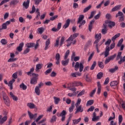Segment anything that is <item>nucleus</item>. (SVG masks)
Instances as JSON below:
<instances>
[{"instance_id": "39", "label": "nucleus", "mask_w": 125, "mask_h": 125, "mask_svg": "<svg viewBox=\"0 0 125 125\" xmlns=\"http://www.w3.org/2000/svg\"><path fill=\"white\" fill-rule=\"evenodd\" d=\"M91 7H92L91 5H89L88 7L85 8L83 10V13H85V12H87V11H88V10H89V9H90Z\"/></svg>"}, {"instance_id": "59", "label": "nucleus", "mask_w": 125, "mask_h": 125, "mask_svg": "<svg viewBox=\"0 0 125 125\" xmlns=\"http://www.w3.org/2000/svg\"><path fill=\"white\" fill-rule=\"evenodd\" d=\"M35 11H36V7H35V5H33L32 10L30 12V13L31 14H33V13H35Z\"/></svg>"}, {"instance_id": "12", "label": "nucleus", "mask_w": 125, "mask_h": 125, "mask_svg": "<svg viewBox=\"0 0 125 125\" xmlns=\"http://www.w3.org/2000/svg\"><path fill=\"white\" fill-rule=\"evenodd\" d=\"M27 106L30 108V109H36L37 107L35 104L32 103H28L27 104Z\"/></svg>"}, {"instance_id": "28", "label": "nucleus", "mask_w": 125, "mask_h": 125, "mask_svg": "<svg viewBox=\"0 0 125 125\" xmlns=\"http://www.w3.org/2000/svg\"><path fill=\"white\" fill-rule=\"evenodd\" d=\"M73 83H74V86H83V83L80 82H74Z\"/></svg>"}, {"instance_id": "49", "label": "nucleus", "mask_w": 125, "mask_h": 125, "mask_svg": "<svg viewBox=\"0 0 125 125\" xmlns=\"http://www.w3.org/2000/svg\"><path fill=\"white\" fill-rule=\"evenodd\" d=\"M69 54H70V50H67L66 51L65 56H64V59L65 60H66V59H67V58H68V56H69Z\"/></svg>"}, {"instance_id": "13", "label": "nucleus", "mask_w": 125, "mask_h": 125, "mask_svg": "<svg viewBox=\"0 0 125 125\" xmlns=\"http://www.w3.org/2000/svg\"><path fill=\"white\" fill-rule=\"evenodd\" d=\"M23 46H24V43L21 42L19 44V46L17 48V50H18L20 52L23 50Z\"/></svg>"}, {"instance_id": "24", "label": "nucleus", "mask_w": 125, "mask_h": 125, "mask_svg": "<svg viewBox=\"0 0 125 125\" xmlns=\"http://www.w3.org/2000/svg\"><path fill=\"white\" fill-rule=\"evenodd\" d=\"M10 95L13 99V100H14V101H17V100H18V98L15 96L14 95H13V93H12V92H10Z\"/></svg>"}, {"instance_id": "38", "label": "nucleus", "mask_w": 125, "mask_h": 125, "mask_svg": "<svg viewBox=\"0 0 125 125\" xmlns=\"http://www.w3.org/2000/svg\"><path fill=\"white\" fill-rule=\"evenodd\" d=\"M60 37L59 38H57L56 40V43H55L54 46L56 47H58L59 46V41H60Z\"/></svg>"}, {"instance_id": "31", "label": "nucleus", "mask_w": 125, "mask_h": 125, "mask_svg": "<svg viewBox=\"0 0 125 125\" xmlns=\"http://www.w3.org/2000/svg\"><path fill=\"white\" fill-rule=\"evenodd\" d=\"M84 18V16L83 15H81L79 16V18L78 19V23H80V22H82V21H83V19Z\"/></svg>"}, {"instance_id": "20", "label": "nucleus", "mask_w": 125, "mask_h": 125, "mask_svg": "<svg viewBox=\"0 0 125 125\" xmlns=\"http://www.w3.org/2000/svg\"><path fill=\"white\" fill-rule=\"evenodd\" d=\"M97 86H98V91H97V93L98 94H100V92H101V84H100V82H97Z\"/></svg>"}, {"instance_id": "4", "label": "nucleus", "mask_w": 125, "mask_h": 125, "mask_svg": "<svg viewBox=\"0 0 125 125\" xmlns=\"http://www.w3.org/2000/svg\"><path fill=\"white\" fill-rule=\"evenodd\" d=\"M107 22L105 21V23L103 24V29H102V33L103 35H106V34H107V31H108V28H107Z\"/></svg>"}, {"instance_id": "57", "label": "nucleus", "mask_w": 125, "mask_h": 125, "mask_svg": "<svg viewBox=\"0 0 125 125\" xmlns=\"http://www.w3.org/2000/svg\"><path fill=\"white\" fill-rule=\"evenodd\" d=\"M18 74V72H16L15 73H14L12 75V78H13V80H15V79H17L18 78V76H17V75Z\"/></svg>"}, {"instance_id": "47", "label": "nucleus", "mask_w": 125, "mask_h": 125, "mask_svg": "<svg viewBox=\"0 0 125 125\" xmlns=\"http://www.w3.org/2000/svg\"><path fill=\"white\" fill-rule=\"evenodd\" d=\"M38 30L39 34H41V35H42V34L43 33V31H44V29L43 28V27H40L38 29Z\"/></svg>"}, {"instance_id": "18", "label": "nucleus", "mask_w": 125, "mask_h": 125, "mask_svg": "<svg viewBox=\"0 0 125 125\" xmlns=\"http://www.w3.org/2000/svg\"><path fill=\"white\" fill-rule=\"evenodd\" d=\"M70 76L72 78H77V76H82V74L80 73H71Z\"/></svg>"}, {"instance_id": "53", "label": "nucleus", "mask_w": 125, "mask_h": 125, "mask_svg": "<svg viewBox=\"0 0 125 125\" xmlns=\"http://www.w3.org/2000/svg\"><path fill=\"white\" fill-rule=\"evenodd\" d=\"M1 43L2 44H3L4 45H5V44H7V41L5 39H2L1 40Z\"/></svg>"}, {"instance_id": "51", "label": "nucleus", "mask_w": 125, "mask_h": 125, "mask_svg": "<svg viewBox=\"0 0 125 125\" xmlns=\"http://www.w3.org/2000/svg\"><path fill=\"white\" fill-rule=\"evenodd\" d=\"M123 42H124V39H121L118 42V44H117V46L118 47H119L120 46H121V45H122V44L123 43Z\"/></svg>"}, {"instance_id": "1", "label": "nucleus", "mask_w": 125, "mask_h": 125, "mask_svg": "<svg viewBox=\"0 0 125 125\" xmlns=\"http://www.w3.org/2000/svg\"><path fill=\"white\" fill-rule=\"evenodd\" d=\"M32 76H34V77L31 79L30 83L31 84H36L38 83L39 74L32 73Z\"/></svg>"}, {"instance_id": "22", "label": "nucleus", "mask_w": 125, "mask_h": 125, "mask_svg": "<svg viewBox=\"0 0 125 125\" xmlns=\"http://www.w3.org/2000/svg\"><path fill=\"white\" fill-rule=\"evenodd\" d=\"M74 108H75V102L73 101L71 104V106L69 108V112L70 113H72V112H73L74 110Z\"/></svg>"}, {"instance_id": "27", "label": "nucleus", "mask_w": 125, "mask_h": 125, "mask_svg": "<svg viewBox=\"0 0 125 125\" xmlns=\"http://www.w3.org/2000/svg\"><path fill=\"white\" fill-rule=\"evenodd\" d=\"M6 120H7V116H4L0 121V125L3 124V123H4V122H6Z\"/></svg>"}, {"instance_id": "16", "label": "nucleus", "mask_w": 125, "mask_h": 125, "mask_svg": "<svg viewBox=\"0 0 125 125\" xmlns=\"http://www.w3.org/2000/svg\"><path fill=\"white\" fill-rule=\"evenodd\" d=\"M50 44V39H48L47 40V41L45 42V47L44 48V50H47L48 48H49V47H48V45Z\"/></svg>"}, {"instance_id": "54", "label": "nucleus", "mask_w": 125, "mask_h": 125, "mask_svg": "<svg viewBox=\"0 0 125 125\" xmlns=\"http://www.w3.org/2000/svg\"><path fill=\"white\" fill-rule=\"evenodd\" d=\"M85 93V90H83L78 95L77 97H80V96H82V95H83Z\"/></svg>"}, {"instance_id": "9", "label": "nucleus", "mask_w": 125, "mask_h": 125, "mask_svg": "<svg viewBox=\"0 0 125 125\" xmlns=\"http://www.w3.org/2000/svg\"><path fill=\"white\" fill-rule=\"evenodd\" d=\"M110 47L107 46L105 48V50L104 51V57H108L110 54Z\"/></svg>"}, {"instance_id": "19", "label": "nucleus", "mask_w": 125, "mask_h": 125, "mask_svg": "<svg viewBox=\"0 0 125 125\" xmlns=\"http://www.w3.org/2000/svg\"><path fill=\"white\" fill-rule=\"evenodd\" d=\"M77 110L75 112V114H77L78 113H82L83 111V109L82 108V105H80L79 107L77 106Z\"/></svg>"}, {"instance_id": "11", "label": "nucleus", "mask_w": 125, "mask_h": 125, "mask_svg": "<svg viewBox=\"0 0 125 125\" xmlns=\"http://www.w3.org/2000/svg\"><path fill=\"white\" fill-rule=\"evenodd\" d=\"M121 7L122 5H117L112 9L111 11L112 12H114V11H118V10H120V9H121Z\"/></svg>"}, {"instance_id": "41", "label": "nucleus", "mask_w": 125, "mask_h": 125, "mask_svg": "<svg viewBox=\"0 0 125 125\" xmlns=\"http://www.w3.org/2000/svg\"><path fill=\"white\" fill-rule=\"evenodd\" d=\"M18 3V1L17 0H13L10 2V5H15Z\"/></svg>"}, {"instance_id": "15", "label": "nucleus", "mask_w": 125, "mask_h": 125, "mask_svg": "<svg viewBox=\"0 0 125 125\" xmlns=\"http://www.w3.org/2000/svg\"><path fill=\"white\" fill-rule=\"evenodd\" d=\"M15 82V79H12L8 83V86H10L11 90L13 89V86L12 85V84H13Z\"/></svg>"}, {"instance_id": "17", "label": "nucleus", "mask_w": 125, "mask_h": 125, "mask_svg": "<svg viewBox=\"0 0 125 125\" xmlns=\"http://www.w3.org/2000/svg\"><path fill=\"white\" fill-rule=\"evenodd\" d=\"M28 114L30 120H33L34 118H37V114L34 115L32 114V113H31V112H30L29 111H28Z\"/></svg>"}, {"instance_id": "44", "label": "nucleus", "mask_w": 125, "mask_h": 125, "mask_svg": "<svg viewBox=\"0 0 125 125\" xmlns=\"http://www.w3.org/2000/svg\"><path fill=\"white\" fill-rule=\"evenodd\" d=\"M103 77V73L100 72L97 75V78L98 79V80H100Z\"/></svg>"}, {"instance_id": "21", "label": "nucleus", "mask_w": 125, "mask_h": 125, "mask_svg": "<svg viewBox=\"0 0 125 125\" xmlns=\"http://www.w3.org/2000/svg\"><path fill=\"white\" fill-rule=\"evenodd\" d=\"M94 22H95V20H92V21H91L90 22L88 29H89V31H90V32H91V30H92V27L93 26L92 24H93V23H94Z\"/></svg>"}, {"instance_id": "30", "label": "nucleus", "mask_w": 125, "mask_h": 125, "mask_svg": "<svg viewBox=\"0 0 125 125\" xmlns=\"http://www.w3.org/2000/svg\"><path fill=\"white\" fill-rule=\"evenodd\" d=\"M108 27H109V28L115 27V26L116 25V23H115V22L113 21H109L108 22Z\"/></svg>"}, {"instance_id": "2", "label": "nucleus", "mask_w": 125, "mask_h": 125, "mask_svg": "<svg viewBox=\"0 0 125 125\" xmlns=\"http://www.w3.org/2000/svg\"><path fill=\"white\" fill-rule=\"evenodd\" d=\"M75 71H78L79 70V68L80 69V72H83V64L82 63H80L79 62H76L75 65L74 66Z\"/></svg>"}, {"instance_id": "64", "label": "nucleus", "mask_w": 125, "mask_h": 125, "mask_svg": "<svg viewBox=\"0 0 125 125\" xmlns=\"http://www.w3.org/2000/svg\"><path fill=\"white\" fill-rule=\"evenodd\" d=\"M116 45V43L115 42H113L110 44V47L109 48V49H113V48H115V46Z\"/></svg>"}, {"instance_id": "63", "label": "nucleus", "mask_w": 125, "mask_h": 125, "mask_svg": "<svg viewBox=\"0 0 125 125\" xmlns=\"http://www.w3.org/2000/svg\"><path fill=\"white\" fill-rule=\"evenodd\" d=\"M99 119V116H96V117H93L92 121L93 122H96V121H98Z\"/></svg>"}, {"instance_id": "52", "label": "nucleus", "mask_w": 125, "mask_h": 125, "mask_svg": "<svg viewBox=\"0 0 125 125\" xmlns=\"http://www.w3.org/2000/svg\"><path fill=\"white\" fill-rule=\"evenodd\" d=\"M95 66H96V62H94L90 67V70H94V68H95Z\"/></svg>"}, {"instance_id": "7", "label": "nucleus", "mask_w": 125, "mask_h": 125, "mask_svg": "<svg viewBox=\"0 0 125 125\" xmlns=\"http://www.w3.org/2000/svg\"><path fill=\"white\" fill-rule=\"evenodd\" d=\"M66 111L62 110V111L60 113L59 115H57L58 117H62V121L64 122L65 121V119L66 118Z\"/></svg>"}, {"instance_id": "33", "label": "nucleus", "mask_w": 125, "mask_h": 125, "mask_svg": "<svg viewBox=\"0 0 125 125\" xmlns=\"http://www.w3.org/2000/svg\"><path fill=\"white\" fill-rule=\"evenodd\" d=\"M20 88H22L23 90H26L27 89V86L24 84V83H22L20 85Z\"/></svg>"}, {"instance_id": "26", "label": "nucleus", "mask_w": 125, "mask_h": 125, "mask_svg": "<svg viewBox=\"0 0 125 125\" xmlns=\"http://www.w3.org/2000/svg\"><path fill=\"white\" fill-rule=\"evenodd\" d=\"M54 102L56 104H59V102H60V98L57 97H54Z\"/></svg>"}, {"instance_id": "10", "label": "nucleus", "mask_w": 125, "mask_h": 125, "mask_svg": "<svg viewBox=\"0 0 125 125\" xmlns=\"http://www.w3.org/2000/svg\"><path fill=\"white\" fill-rule=\"evenodd\" d=\"M30 4V0H27L26 1L23 2L22 5L26 9H28Z\"/></svg>"}, {"instance_id": "43", "label": "nucleus", "mask_w": 125, "mask_h": 125, "mask_svg": "<svg viewBox=\"0 0 125 125\" xmlns=\"http://www.w3.org/2000/svg\"><path fill=\"white\" fill-rule=\"evenodd\" d=\"M122 122H123V115H120L119 116V125H122Z\"/></svg>"}, {"instance_id": "42", "label": "nucleus", "mask_w": 125, "mask_h": 125, "mask_svg": "<svg viewBox=\"0 0 125 125\" xmlns=\"http://www.w3.org/2000/svg\"><path fill=\"white\" fill-rule=\"evenodd\" d=\"M94 103V101L93 100H89L87 102L86 106H91V105H92Z\"/></svg>"}, {"instance_id": "8", "label": "nucleus", "mask_w": 125, "mask_h": 125, "mask_svg": "<svg viewBox=\"0 0 125 125\" xmlns=\"http://www.w3.org/2000/svg\"><path fill=\"white\" fill-rule=\"evenodd\" d=\"M114 58H116V54L108 57V58L105 59L104 64H108V63H109L111 60H114Z\"/></svg>"}, {"instance_id": "5", "label": "nucleus", "mask_w": 125, "mask_h": 125, "mask_svg": "<svg viewBox=\"0 0 125 125\" xmlns=\"http://www.w3.org/2000/svg\"><path fill=\"white\" fill-rule=\"evenodd\" d=\"M3 100L6 106L10 105V101H9V98L7 96H3Z\"/></svg>"}, {"instance_id": "32", "label": "nucleus", "mask_w": 125, "mask_h": 125, "mask_svg": "<svg viewBox=\"0 0 125 125\" xmlns=\"http://www.w3.org/2000/svg\"><path fill=\"white\" fill-rule=\"evenodd\" d=\"M69 63V60H66L65 61H62V64L63 66H67Z\"/></svg>"}, {"instance_id": "56", "label": "nucleus", "mask_w": 125, "mask_h": 125, "mask_svg": "<svg viewBox=\"0 0 125 125\" xmlns=\"http://www.w3.org/2000/svg\"><path fill=\"white\" fill-rule=\"evenodd\" d=\"M123 62H125V56L123 58L121 59L120 61L118 62V64H120V65H121V64H122Z\"/></svg>"}, {"instance_id": "40", "label": "nucleus", "mask_w": 125, "mask_h": 125, "mask_svg": "<svg viewBox=\"0 0 125 125\" xmlns=\"http://www.w3.org/2000/svg\"><path fill=\"white\" fill-rule=\"evenodd\" d=\"M26 46L28 47V48H30V47H34L35 46V43H28L26 44Z\"/></svg>"}, {"instance_id": "48", "label": "nucleus", "mask_w": 125, "mask_h": 125, "mask_svg": "<svg viewBox=\"0 0 125 125\" xmlns=\"http://www.w3.org/2000/svg\"><path fill=\"white\" fill-rule=\"evenodd\" d=\"M81 102H82V100L81 99H78L76 104H75L76 108H78V106L81 104Z\"/></svg>"}, {"instance_id": "36", "label": "nucleus", "mask_w": 125, "mask_h": 125, "mask_svg": "<svg viewBox=\"0 0 125 125\" xmlns=\"http://www.w3.org/2000/svg\"><path fill=\"white\" fill-rule=\"evenodd\" d=\"M77 24H80V25H79V28H81V27L82 26H83V25H84V24H85V20L82 21L80 22H78V21H77Z\"/></svg>"}, {"instance_id": "35", "label": "nucleus", "mask_w": 125, "mask_h": 125, "mask_svg": "<svg viewBox=\"0 0 125 125\" xmlns=\"http://www.w3.org/2000/svg\"><path fill=\"white\" fill-rule=\"evenodd\" d=\"M35 93H36L37 95H40V94H41V90H40L39 87H36Z\"/></svg>"}, {"instance_id": "50", "label": "nucleus", "mask_w": 125, "mask_h": 125, "mask_svg": "<svg viewBox=\"0 0 125 125\" xmlns=\"http://www.w3.org/2000/svg\"><path fill=\"white\" fill-rule=\"evenodd\" d=\"M64 41H65V37H62L60 41V46H62V44H63L64 42Z\"/></svg>"}, {"instance_id": "60", "label": "nucleus", "mask_w": 125, "mask_h": 125, "mask_svg": "<svg viewBox=\"0 0 125 125\" xmlns=\"http://www.w3.org/2000/svg\"><path fill=\"white\" fill-rule=\"evenodd\" d=\"M123 12H121V11H119L116 15V18L119 17V16H123Z\"/></svg>"}, {"instance_id": "45", "label": "nucleus", "mask_w": 125, "mask_h": 125, "mask_svg": "<svg viewBox=\"0 0 125 125\" xmlns=\"http://www.w3.org/2000/svg\"><path fill=\"white\" fill-rule=\"evenodd\" d=\"M98 65L100 68H101V69H103V68H104V63H103V62H99Z\"/></svg>"}, {"instance_id": "55", "label": "nucleus", "mask_w": 125, "mask_h": 125, "mask_svg": "<svg viewBox=\"0 0 125 125\" xmlns=\"http://www.w3.org/2000/svg\"><path fill=\"white\" fill-rule=\"evenodd\" d=\"M54 122H56V116L55 115L53 116L51 119L50 123H54Z\"/></svg>"}, {"instance_id": "62", "label": "nucleus", "mask_w": 125, "mask_h": 125, "mask_svg": "<svg viewBox=\"0 0 125 125\" xmlns=\"http://www.w3.org/2000/svg\"><path fill=\"white\" fill-rule=\"evenodd\" d=\"M94 110V106H91L88 109L87 112H92Z\"/></svg>"}, {"instance_id": "23", "label": "nucleus", "mask_w": 125, "mask_h": 125, "mask_svg": "<svg viewBox=\"0 0 125 125\" xmlns=\"http://www.w3.org/2000/svg\"><path fill=\"white\" fill-rule=\"evenodd\" d=\"M42 64H38L36 65V71L38 72V71H39V70L42 69Z\"/></svg>"}, {"instance_id": "58", "label": "nucleus", "mask_w": 125, "mask_h": 125, "mask_svg": "<svg viewBox=\"0 0 125 125\" xmlns=\"http://www.w3.org/2000/svg\"><path fill=\"white\" fill-rule=\"evenodd\" d=\"M34 1H35V4H36L37 5H39L40 4V2H42V0H33Z\"/></svg>"}, {"instance_id": "61", "label": "nucleus", "mask_w": 125, "mask_h": 125, "mask_svg": "<svg viewBox=\"0 0 125 125\" xmlns=\"http://www.w3.org/2000/svg\"><path fill=\"white\" fill-rule=\"evenodd\" d=\"M93 55H94V53H92V54H90V56L88 58V62H89L91 59H92V57H93Z\"/></svg>"}, {"instance_id": "29", "label": "nucleus", "mask_w": 125, "mask_h": 125, "mask_svg": "<svg viewBox=\"0 0 125 125\" xmlns=\"http://www.w3.org/2000/svg\"><path fill=\"white\" fill-rule=\"evenodd\" d=\"M118 85V82L114 81L110 83V86H117Z\"/></svg>"}, {"instance_id": "34", "label": "nucleus", "mask_w": 125, "mask_h": 125, "mask_svg": "<svg viewBox=\"0 0 125 125\" xmlns=\"http://www.w3.org/2000/svg\"><path fill=\"white\" fill-rule=\"evenodd\" d=\"M82 120V118H80L79 119H75L73 121V124H74V125H77L78 124H79V123H80V122H81V121Z\"/></svg>"}, {"instance_id": "3", "label": "nucleus", "mask_w": 125, "mask_h": 125, "mask_svg": "<svg viewBox=\"0 0 125 125\" xmlns=\"http://www.w3.org/2000/svg\"><path fill=\"white\" fill-rule=\"evenodd\" d=\"M75 86V84L73 83H70L67 84V88L69 89V90H71V91H77V88L74 87Z\"/></svg>"}, {"instance_id": "46", "label": "nucleus", "mask_w": 125, "mask_h": 125, "mask_svg": "<svg viewBox=\"0 0 125 125\" xmlns=\"http://www.w3.org/2000/svg\"><path fill=\"white\" fill-rule=\"evenodd\" d=\"M101 34L100 33L99 34H96L95 38L96 40H99L100 41V40H101Z\"/></svg>"}, {"instance_id": "6", "label": "nucleus", "mask_w": 125, "mask_h": 125, "mask_svg": "<svg viewBox=\"0 0 125 125\" xmlns=\"http://www.w3.org/2000/svg\"><path fill=\"white\" fill-rule=\"evenodd\" d=\"M79 33H75L73 35H72L70 37L66 40V42H73L74 39L79 37Z\"/></svg>"}, {"instance_id": "14", "label": "nucleus", "mask_w": 125, "mask_h": 125, "mask_svg": "<svg viewBox=\"0 0 125 125\" xmlns=\"http://www.w3.org/2000/svg\"><path fill=\"white\" fill-rule=\"evenodd\" d=\"M70 23H71V20H70V19H67L65 22V23L63 25V28H64V29H67V28L69 27Z\"/></svg>"}, {"instance_id": "37", "label": "nucleus", "mask_w": 125, "mask_h": 125, "mask_svg": "<svg viewBox=\"0 0 125 125\" xmlns=\"http://www.w3.org/2000/svg\"><path fill=\"white\" fill-rule=\"evenodd\" d=\"M118 67L117 66H115L114 68H111L110 69H109V72L110 73H115V72H116V71H117V70H118Z\"/></svg>"}, {"instance_id": "25", "label": "nucleus", "mask_w": 125, "mask_h": 125, "mask_svg": "<svg viewBox=\"0 0 125 125\" xmlns=\"http://www.w3.org/2000/svg\"><path fill=\"white\" fill-rule=\"evenodd\" d=\"M120 36H121V34H120V33H118V34H116L111 39L112 42H114L115 41H116V39H118V38H119V37H120Z\"/></svg>"}]
</instances>
